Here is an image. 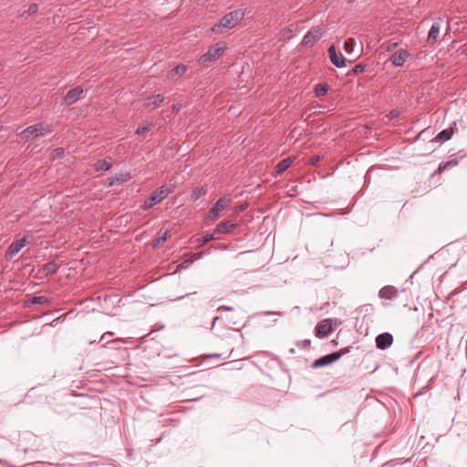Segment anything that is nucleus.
Returning a JSON list of instances; mask_svg holds the SVG:
<instances>
[{"label": "nucleus", "mask_w": 467, "mask_h": 467, "mask_svg": "<svg viewBox=\"0 0 467 467\" xmlns=\"http://www.w3.org/2000/svg\"><path fill=\"white\" fill-rule=\"evenodd\" d=\"M27 244L26 237L14 241L5 252L6 260L11 261Z\"/></svg>", "instance_id": "nucleus-8"}, {"label": "nucleus", "mask_w": 467, "mask_h": 467, "mask_svg": "<svg viewBox=\"0 0 467 467\" xmlns=\"http://www.w3.org/2000/svg\"><path fill=\"white\" fill-rule=\"evenodd\" d=\"M164 100V97L161 94H158L152 97H149L143 106L145 109H149L150 110L157 109L160 107L161 102Z\"/></svg>", "instance_id": "nucleus-15"}, {"label": "nucleus", "mask_w": 467, "mask_h": 467, "mask_svg": "<svg viewBox=\"0 0 467 467\" xmlns=\"http://www.w3.org/2000/svg\"><path fill=\"white\" fill-rule=\"evenodd\" d=\"M289 353H290V354H294V353H295V349H294V348H290V349H289Z\"/></svg>", "instance_id": "nucleus-45"}, {"label": "nucleus", "mask_w": 467, "mask_h": 467, "mask_svg": "<svg viewBox=\"0 0 467 467\" xmlns=\"http://www.w3.org/2000/svg\"><path fill=\"white\" fill-rule=\"evenodd\" d=\"M212 358H222V354H206V362L211 360Z\"/></svg>", "instance_id": "nucleus-37"}, {"label": "nucleus", "mask_w": 467, "mask_h": 467, "mask_svg": "<svg viewBox=\"0 0 467 467\" xmlns=\"http://www.w3.org/2000/svg\"><path fill=\"white\" fill-rule=\"evenodd\" d=\"M458 164L457 159H451L444 162L443 164H441L438 168V171H441L449 167L456 166Z\"/></svg>", "instance_id": "nucleus-28"}, {"label": "nucleus", "mask_w": 467, "mask_h": 467, "mask_svg": "<svg viewBox=\"0 0 467 467\" xmlns=\"http://www.w3.org/2000/svg\"><path fill=\"white\" fill-rule=\"evenodd\" d=\"M230 201L225 197L220 198L213 206L206 213V219L216 220L223 210L229 205Z\"/></svg>", "instance_id": "nucleus-5"}, {"label": "nucleus", "mask_w": 467, "mask_h": 467, "mask_svg": "<svg viewBox=\"0 0 467 467\" xmlns=\"http://www.w3.org/2000/svg\"><path fill=\"white\" fill-rule=\"evenodd\" d=\"M152 127L151 123L144 122L142 125L139 126L135 131L137 135H141L145 133L146 131H149L150 128Z\"/></svg>", "instance_id": "nucleus-27"}, {"label": "nucleus", "mask_w": 467, "mask_h": 467, "mask_svg": "<svg viewBox=\"0 0 467 467\" xmlns=\"http://www.w3.org/2000/svg\"><path fill=\"white\" fill-rule=\"evenodd\" d=\"M440 30H441L440 23L436 22L431 25L430 31L428 33V38H427V41L429 42L430 45H433L434 43H436L437 38L440 34Z\"/></svg>", "instance_id": "nucleus-19"}, {"label": "nucleus", "mask_w": 467, "mask_h": 467, "mask_svg": "<svg viewBox=\"0 0 467 467\" xmlns=\"http://www.w3.org/2000/svg\"><path fill=\"white\" fill-rule=\"evenodd\" d=\"M279 312L275 311H263V312H257L253 317H259V316H279Z\"/></svg>", "instance_id": "nucleus-33"}, {"label": "nucleus", "mask_w": 467, "mask_h": 467, "mask_svg": "<svg viewBox=\"0 0 467 467\" xmlns=\"http://www.w3.org/2000/svg\"><path fill=\"white\" fill-rule=\"evenodd\" d=\"M227 43L223 41L217 42L215 45L210 47L206 51V62H213L217 60L226 50Z\"/></svg>", "instance_id": "nucleus-7"}, {"label": "nucleus", "mask_w": 467, "mask_h": 467, "mask_svg": "<svg viewBox=\"0 0 467 467\" xmlns=\"http://www.w3.org/2000/svg\"><path fill=\"white\" fill-rule=\"evenodd\" d=\"M202 188H197L192 193V199H199L202 196Z\"/></svg>", "instance_id": "nucleus-36"}, {"label": "nucleus", "mask_w": 467, "mask_h": 467, "mask_svg": "<svg viewBox=\"0 0 467 467\" xmlns=\"http://www.w3.org/2000/svg\"><path fill=\"white\" fill-rule=\"evenodd\" d=\"M413 275H414V274L410 275V276L409 277V281H411V280H412Z\"/></svg>", "instance_id": "nucleus-49"}, {"label": "nucleus", "mask_w": 467, "mask_h": 467, "mask_svg": "<svg viewBox=\"0 0 467 467\" xmlns=\"http://www.w3.org/2000/svg\"><path fill=\"white\" fill-rule=\"evenodd\" d=\"M332 343H333V345H334V346H337V341H335V340H333V341H332Z\"/></svg>", "instance_id": "nucleus-50"}, {"label": "nucleus", "mask_w": 467, "mask_h": 467, "mask_svg": "<svg viewBox=\"0 0 467 467\" xmlns=\"http://www.w3.org/2000/svg\"><path fill=\"white\" fill-rule=\"evenodd\" d=\"M112 335H113V333H112V332H106V333H104V334L101 336L100 340L108 339V337H107V336H112Z\"/></svg>", "instance_id": "nucleus-40"}, {"label": "nucleus", "mask_w": 467, "mask_h": 467, "mask_svg": "<svg viewBox=\"0 0 467 467\" xmlns=\"http://www.w3.org/2000/svg\"><path fill=\"white\" fill-rule=\"evenodd\" d=\"M186 72V67L184 65H178L169 74V78L175 79L182 76Z\"/></svg>", "instance_id": "nucleus-21"}, {"label": "nucleus", "mask_w": 467, "mask_h": 467, "mask_svg": "<svg viewBox=\"0 0 467 467\" xmlns=\"http://www.w3.org/2000/svg\"><path fill=\"white\" fill-rule=\"evenodd\" d=\"M236 227L237 225L230 221H222L217 224L215 231L218 234H228L234 232Z\"/></svg>", "instance_id": "nucleus-17"}, {"label": "nucleus", "mask_w": 467, "mask_h": 467, "mask_svg": "<svg viewBox=\"0 0 467 467\" xmlns=\"http://www.w3.org/2000/svg\"><path fill=\"white\" fill-rule=\"evenodd\" d=\"M111 168V163H109L108 161L106 160H99L96 163H95V169L98 171H109Z\"/></svg>", "instance_id": "nucleus-24"}, {"label": "nucleus", "mask_w": 467, "mask_h": 467, "mask_svg": "<svg viewBox=\"0 0 467 467\" xmlns=\"http://www.w3.org/2000/svg\"><path fill=\"white\" fill-rule=\"evenodd\" d=\"M48 302L47 297L44 296H34L30 303L33 305H44Z\"/></svg>", "instance_id": "nucleus-29"}, {"label": "nucleus", "mask_w": 467, "mask_h": 467, "mask_svg": "<svg viewBox=\"0 0 467 467\" xmlns=\"http://www.w3.org/2000/svg\"><path fill=\"white\" fill-rule=\"evenodd\" d=\"M310 161L312 164H317L320 161V156L315 155L311 158Z\"/></svg>", "instance_id": "nucleus-38"}, {"label": "nucleus", "mask_w": 467, "mask_h": 467, "mask_svg": "<svg viewBox=\"0 0 467 467\" xmlns=\"http://www.w3.org/2000/svg\"><path fill=\"white\" fill-rule=\"evenodd\" d=\"M83 92L84 90L81 87H76L75 88L70 89L63 99L64 104L67 106L74 104L80 99Z\"/></svg>", "instance_id": "nucleus-12"}, {"label": "nucleus", "mask_w": 467, "mask_h": 467, "mask_svg": "<svg viewBox=\"0 0 467 467\" xmlns=\"http://www.w3.org/2000/svg\"><path fill=\"white\" fill-rule=\"evenodd\" d=\"M327 54H328L331 63L335 67H337L338 68H343V67H347V59L344 57V56L341 53H338L337 51L335 45H331L328 47Z\"/></svg>", "instance_id": "nucleus-9"}, {"label": "nucleus", "mask_w": 467, "mask_h": 467, "mask_svg": "<svg viewBox=\"0 0 467 467\" xmlns=\"http://www.w3.org/2000/svg\"><path fill=\"white\" fill-rule=\"evenodd\" d=\"M294 161H295L294 156H289L287 158L281 160L275 166V176H279L284 171H285L292 165Z\"/></svg>", "instance_id": "nucleus-16"}, {"label": "nucleus", "mask_w": 467, "mask_h": 467, "mask_svg": "<svg viewBox=\"0 0 467 467\" xmlns=\"http://www.w3.org/2000/svg\"><path fill=\"white\" fill-rule=\"evenodd\" d=\"M37 10H38V5L36 4H31L29 8L22 14V16H33V15L36 14Z\"/></svg>", "instance_id": "nucleus-30"}, {"label": "nucleus", "mask_w": 467, "mask_h": 467, "mask_svg": "<svg viewBox=\"0 0 467 467\" xmlns=\"http://www.w3.org/2000/svg\"><path fill=\"white\" fill-rule=\"evenodd\" d=\"M364 70H365V65L358 63L348 73V75H350V74L357 75V74L363 72Z\"/></svg>", "instance_id": "nucleus-31"}, {"label": "nucleus", "mask_w": 467, "mask_h": 467, "mask_svg": "<svg viewBox=\"0 0 467 467\" xmlns=\"http://www.w3.org/2000/svg\"><path fill=\"white\" fill-rule=\"evenodd\" d=\"M413 275H414V274L410 275V276L409 277V281H411V280H412Z\"/></svg>", "instance_id": "nucleus-48"}, {"label": "nucleus", "mask_w": 467, "mask_h": 467, "mask_svg": "<svg viewBox=\"0 0 467 467\" xmlns=\"http://www.w3.org/2000/svg\"><path fill=\"white\" fill-rule=\"evenodd\" d=\"M329 87L327 83H319L315 86L314 92L317 97H322L327 93Z\"/></svg>", "instance_id": "nucleus-23"}, {"label": "nucleus", "mask_w": 467, "mask_h": 467, "mask_svg": "<svg viewBox=\"0 0 467 467\" xmlns=\"http://www.w3.org/2000/svg\"><path fill=\"white\" fill-rule=\"evenodd\" d=\"M56 156L60 157L64 154V150L62 148H57L55 150Z\"/></svg>", "instance_id": "nucleus-39"}, {"label": "nucleus", "mask_w": 467, "mask_h": 467, "mask_svg": "<svg viewBox=\"0 0 467 467\" xmlns=\"http://www.w3.org/2000/svg\"><path fill=\"white\" fill-rule=\"evenodd\" d=\"M174 192L173 185H162L157 190H155L150 197L144 202L143 209L149 210L152 208L155 204L160 203L162 200H164L170 193Z\"/></svg>", "instance_id": "nucleus-3"}, {"label": "nucleus", "mask_w": 467, "mask_h": 467, "mask_svg": "<svg viewBox=\"0 0 467 467\" xmlns=\"http://www.w3.org/2000/svg\"><path fill=\"white\" fill-rule=\"evenodd\" d=\"M335 323L336 320L332 318H326L318 322L315 327L316 337L318 338H324L328 337L334 329L333 325Z\"/></svg>", "instance_id": "nucleus-4"}, {"label": "nucleus", "mask_w": 467, "mask_h": 467, "mask_svg": "<svg viewBox=\"0 0 467 467\" xmlns=\"http://www.w3.org/2000/svg\"><path fill=\"white\" fill-rule=\"evenodd\" d=\"M356 45H357V43L354 38L349 37V38L346 39L344 41V47H343L345 52L348 54H352L356 47Z\"/></svg>", "instance_id": "nucleus-25"}, {"label": "nucleus", "mask_w": 467, "mask_h": 467, "mask_svg": "<svg viewBox=\"0 0 467 467\" xmlns=\"http://www.w3.org/2000/svg\"><path fill=\"white\" fill-rule=\"evenodd\" d=\"M219 309H224V310H227V311H232L234 308L231 307V306H222L219 307Z\"/></svg>", "instance_id": "nucleus-42"}, {"label": "nucleus", "mask_w": 467, "mask_h": 467, "mask_svg": "<svg viewBox=\"0 0 467 467\" xmlns=\"http://www.w3.org/2000/svg\"><path fill=\"white\" fill-rule=\"evenodd\" d=\"M462 54H464L467 57V47L463 49Z\"/></svg>", "instance_id": "nucleus-44"}, {"label": "nucleus", "mask_w": 467, "mask_h": 467, "mask_svg": "<svg viewBox=\"0 0 467 467\" xmlns=\"http://www.w3.org/2000/svg\"><path fill=\"white\" fill-rule=\"evenodd\" d=\"M410 57V53L406 49H399L394 52L389 60L394 67H402Z\"/></svg>", "instance_id": "nucleus-13"}, {"label": "nucleus", "mask_w": 467, "mask_h": 467, "mask_svg": "<svg viewBox=\"0 0 467 467\" xmlns=\"http://www.w3.org/2000/svg\"><path fill=\"white\" fill-rule=\"evenodd\" d=\"M453 133H454V131H453L452 127H449V128L444 129L441 131H440L436 135L434 140L437 142H445V141H447V140L451 139Z\"/></svg>", "instance_id": "nucleus-20"}, {"label": "nucleus", "mask_w": 467, "mask_h": 467, "mask_svg": "<svg viewBox=\"0 0 467 467\" xmlns=\"http://www.w3.org/2000/svg\"><path fill=\"white\" fill-rule=\"evenodd\" d=\"M130 178H131V176L129 172L117 173L113 177L109 178L108 186L112 187L115 185H120V184L130 181Z\"/></svg>", "instance_id": "nucleus-14"}, {"label": "nucleus", "mask_w": 467, "mask_h": 467, "mask_svg": "<svg viewBox=\"0 0 467 467\" xmlns=\"http://www.w3.org/2000/svg\"><path fill=\"white\" fill-rule=\"evenodd\" d=\"M171 237V232L169 230L163 232L156 240L155 242L152 244V247L153 248H156L158 247L159 245L162 244L163 243H165L167 241V239Z\"/></svg>", "instance_id": "nucleus-26"}, {"label": "nucleus", "mask_w": 467, "mask_h": 467, "mask_svg": "<svg viewBox=\"0 0 467 467\" xmlns=\"http://www.w3.org/2000/svg\"><path fill=\"white\" fill-rule=\"evenodd\" d=\"M51 132L50 126L45 122H39L31 125L20 132L23 140H30L39 137L46 136Z\"/></svg>", "instance_id": "nucleus-2"}, {"label": "nucleus", "mask_w": 467, "mask_h": 467, "mask_svg": "<svg viewBox=\"0 0 467 467\" xmlns=\"http://www.w3.org/2000/svg\"><path fill=\"white\" fill-rule=\"evenodd\" d=\"M112 335H113V333H112V332H106V333H104V334L101 336L100 340L108 339V337H107V336H112Z\"/></svg>", "instance_id": "nucleus-41"}, {"label": "nucleus", "mask_w": 467, "mask_h": 467, "mask_svg": "<svg viewBox=\"0 0 467 467\" xmlns=\"http://www.w3.org/2000/svg\"><path fill=\"white\" fill-rule=\"evenodd\" d=\"M398 295V289L393 285H385L379 292V296L382 299L390 300Z\"/></svg>", "instance_id": "nucleus-18"}, {"label": "nucleus", "mask_w": 467, "mask_h": 467, "mask_svg": "<svg viewBox=\"0 0 467 467\" xmlns=\"http://www.w3.org/2000/svg\"><path fill=\"white\" fill-rule=\"evenodd\" d=\"M324 34V31L320 26H316L311 27L304 36L302 39V45L305 47L312 46L317 41H318L322 35Z\"/></svg>", "instance_id": "nucleus-6"}, {"label": "nucleus", "mask_w": 467, "mask_h": 467, "mask_svg": "<svg viewBox=\"0 0 467 467\" xmlns=\"http://www.w3.org/2000/svg\"><path fill=\"white\" fill-rule=\"evenodd\" d=\"M351 348H352V347H346L337 351L333 352V354L337 355V360H338L343 355L349 353Z\"/></svg>", "instance_id": "nucleus-32"}, {"label": "nucleus", "mask_w": 467, "mask_h": 467, "mask_svg": "<svg viewBox=\"0 0 467 467\" xmlns=\"http://www.w3.org/2000/svg\"><path fill=\"white\" fill-rule=\"evenodd\" d=\"M245 16L243 9H236L223 16L220 21L212 27L213 33H219L223 28H234Z\"/></svg>", "instance_id": "nucleus-1"}, {"label": "nucleus", "mask_w": 467, "mask_h": 467, "mask_svg": "<svg viewBox=\"0 0 467 467\" xmlns=\"http://www.w3.org/2000/svg\"><path fill=\"white\" fill-rule=\"evenodd\" d=\"M337 361V355L336 354H333L330 353V354H327V355H325V356H322L318 358H317L312 364H311V368H322V367H326V366H328V365H331L335 362Z\"/></svg>", "instance_id": "nucleus-11"}, {"label": "nucleus", "mask_w": 467, "mask_h": 467, "mask_svg": "<svg viewBox=\"0 0 467 467\" xmlns=\"http://www.w3.org/2000/svg\"><path fill=\"white\" fill-rule=\"evenodd\" d=\"M216 234H216L215 230H214L213 233H210L209 231H206V243L215 239L216 238V236H215Z\"/></svg>", "instance_id": "nucleus-35"}, {"label": "nucleus", "mask_w": 467, "mask_h": 467, "mask_svg": "<svg viewBox=\"0 0 467 467\" xmlns=\"http://www.w3.org/2000/svg\"><path fill=\"white\" fill-rule=\"evenodd\" d=\"M198 241L201 244H204V236L199 237Z\"/></svg>", "instance_id": "nucleus-43"}, {"label": "nucleus", "mask_w": 467, "mask_h": 467, "mask_svg": "<svg viewBox=\"0 0 467 467\" xmlns=\"http://www.w3.org/2000/svg\"><path fill=\"white\" fill-rule=\"evenodd\" d=\"M218 319V317H214L213 318V326L214 325L215 321Z\"/></svg>", "instance_id": "nucleus-51"}, {"label": "nucleus", "mask_w": 467, "mask_h": 467, "mask_svg": "<svg viewBox=\"0 0 467 467\" xmlns=\"http://www.w3.org/2000/svg\"><path fill=\"white\" fill-rule=\"evenodd\" d=\"M173 110L178 111V110H179V108H178L177 106H175V105H174V106H173Z\"/></svg>", "instance_id": "nucleus-46"}, {"label": "nucleus", "mask_w": 467, "mask_h": 467, "mask_svg": "<svg viewBox=\"0 0 467 467\" xmlns=\"http://www.w3.org/2000/svg\"><path fill=\"white\" fill-rule=\"evenodd\" d=\"M0 462H2V460L0 459Z\"/></svg>", "instance_id": "nucleus-52"}, {"label": "nucleus", "mask_w": 467, "mask_h": 467, "mask_svg": "<svg viewBox=\"0 0 467 467\" xmlns=\"http://www.w3.org/2000/svg\"><path fill=\"white\" fill-rule=\"evenodd\" d=\"M58 268H59L58 265L56 262L52 261V262L47 263L44 265L43 272L46 275H53L57 272Z\"/></svg>", "instance_id": "nucleus-22"}, {"label": "nucleus", "mask_w": 467, "mask_h": 467, "mask_svg": "<svg viewBox=\"0 0 467 467\" xmlns=\"http://www.w3.org/2000/svg\"><path fill=\"white\" fill-rule=\"evenodd\" d=\"M183 264H184V263L180 264V265H178V268H181V267L182 268V267H184V266H183Z\"/></svg>", "instance_id": "nucleus-47"}, {"label": "nucleus", "mask_w": 467, "mask_h": 467, "mask_svg": "<svg viewBox=\"0 0 467 467\" xmlns=\"http://www.w3.org/2000/svg\"><path fill=\"white\" fill-rule=\"evenodd\" d=\"M310 343H311L310 339H304V340L298 341L296 343V345L299 348H308L310 346Z\"/></svg>", "instance_id": "nucleus-34"}, {"label": "nucleus", "mask_w": 467, "mask_h": 467, "mask_svg": "<svg viewBox=\"0 0 467 467\" xmlns=\"http://www.w3.org/2000/svg\"><path fill=\"white\" fill-rule=\"evenodd\" d=\"M394 338L389 332H383L379 334L375 338L376 348L379 350H385L391 347Z\"/></svg>", "instance_id": "nucleus-10"}]
</instances>
